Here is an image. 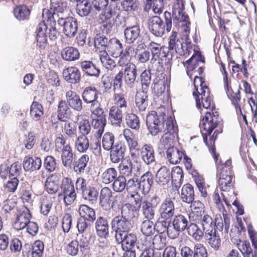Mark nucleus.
Instances as JSON below:
<instances>
[{"label":"nucleus","instance_id":"nucleus-1","mask_svg":"<svg viewBox=\"0 0 257 257\" xmlns=\"http://www.w3.org/2000/svg\"><path fill=\"white\" fill-rule=\"evenodd\" d=\"M215 149H212L214 153L213 158L216 161L217 170V177H218V184L220 189L224 192H229L234 194L232 190L234 181H233V175L231 173V161L228 160L224 164H220L221 161L217 162L218 155L214 152Z\"/></svg>","mask_w":257,"mask_h":257},{"label":"nucleus","instance_id":"nucleus-2","mask_svg":"<svg viewBox=\"0 0 257 257\" xmlns=\"http://www.w3.org/2000/svg\"><path fill=\"white\" fill-rule=\"evenodd\" d=\"M165 24L163 21L158 16L151 18L149 21L150 31L155 36H162L166 30L169 32L172 28V16L170 12L166 11L164 13Z\"/></svg>","mask_w":257,"mask_h":257},{"label":"nucleus","instance_id":"nucleus-3","mask_svg":"<svg viewBox=\"0 0 257 257\" xmlns=\"http://www.w3.org/2000/svg\"><path fill=\"white\" fill-rule=\"evenodd\" d=\"M221 121V118L219 117L217 112L212 113L210 112H205V116L200 121L199 126L201 130L206 132L205 133H202L203 141L206 144H207V135H210Z\"/></svg>","mask_w":257,"mask_h":257},{"label":"nucleus","instance_id":"nucleus-4","mask_svg":"<svg viewBox=\"0 0 257 257\" xmlns=\"http://www.w3.org/2000/svg\"><path fill=\"white\" fill-rule=\"evenodd\" d=\"M164 122V115H158L155 111H151L147 116V126L149 132L153 136L165 132Z\"/></svg>","mask_w":257,"mask_h":257},{"label":"nucleus","instance_id":"nucleus-5","mask_svg":"<svg viewBox=\"0 0 257 257\" xmlns=\"http://www.w3.org/2000/svg\"><path fill=\"white\" fill-rule=\"evenodd\" d=\"M159 202V198L157 196H154L150 199L146 200L142 202V210L146 219L143 222V224H150L156 225L155 220L154 219L155 214L154 209L157 207Z\"/></svg>","mask_w":257,"mask_h":257},{"label":"nucleus","instance_id":"nucleus-6","mask_svg":"<svg viewBox=\"0 0 257 257\" xmlns=\"http://www.w3.org/2000/svg\"><path fill=\"white\" fill-rule=\"evenodd\" d=\"M57 23L62 28L63 34L67 37L71 38L75 36L78 30V24L75 19L71 17H59Z\"/></svg>","mask_w":257,"mask_h":257},{"label":"nucleus","instance_id":"nucleus-7","mask_svg":"<svg viewBox=\"0 0 257 257\" xmlns=\"http://www.w3.org/2000/svg\"><path fill=\"white\" fill-rule=\"evenodd\" d=\"M177 36V32L174 29L172 35L170 37L169 49L170 50H175L176 53L182 56L185 54L186 51L191 47V44L187 45L186 41L183 38L181 37L179 39Z\"/></svg>","mask_w":257,"mask_h":257},{"label":"nucleus","instance_id":"nucleus-8","mask_svg":"<svg viewBox=\"0 0 257 257\" xmlns=\"http://www.w3.org/2000/svg\"><path fill=\"white\" fill-rule=\"evenodd\" d=\"M200 92L197 89L194 91L193 95L196 100V106L198 109H201L202 107L205 109H208L213 105L211 106L212 98L210 95V92L208 88H204L200 89Z\"/></svg>","mask_w":257,"mask_h":257},{"label":"nucleus","instance_id":"nucleus-9","mask_svg":"<svg viewBox=\"0 0 257 257\" xmlns=\"http://www.w3.org/2000/svg\"><path fill=\"white\" fill-rule=\"evenodd\" d=\"M141 167L140 162L126 160L122 161L120 165L119 170L122 176L124 177H137L141 174Z\"/></svg>","mask_w":257,"mask_h":257},{"label":"nucleus","instance_id":"nucleus-10","mask_svg":"<svg viewBox=\"0 0 257 257\" xmlns=\"http://www.w3.org/2000/svg\"><path fill=\"white\" fill-rule=\"evenodd\" d=\"M116 12L114 9L109 7L106 8L99 16L98 21L103 23V26L107 29L106 31H109L114 24V17Z\"/></svg>","mask_w":257,"mask_h":257},{"label":"nucleus","instance_id":"nucleus-11","mask_svg":"<svg viewBox=\"0 0 257 257\" xmlns=\"http://www.w3.org/2000/svg\"><path fill=\"white\" fill-rule=\"evenodd\" d=\"M79 212L81 218L77 222V225H88L95 218L94 210L86 205H81L79 208Z\"/></svg>","mask_w":257,"mask_h":257},{"label":"nucleus","instance_id":"nucleus-12","mask_svg":"<svg viewBox=\"0 0 257 257\" xmlns=\"http://www.w3.org/2000/svg\"><path fill=\"white\" fill-rule=\"evenodd\" d=\"M135 207L130 203L124 204L121 208V215L115 216L112 220V225H123L128 223V218L134 212Z\"/></svg>","mask_w":257,"mask_h":257},{"label":"nucleus","instance_id":"nucleus-13","mask_svg":"<svg viewBox=\"0 0 257 257\" xmlns=\"http://www.w3.org/2000/svg\"><path fill=\"white\" fill-rule=\"evenodd\" d=\"M125 42L131 44L139 40L141 36V29L139 25L126 27L124 30Z\"/></svg>","mask_w":257,"mask_h":257},{"label":"nucleus","instance_id":"nucleus-14","mask_svg":"<svg viewBox=\"0 0 257 257\" xmlns=\"http://www.w3.org/2000/svg\"><path fill=\"white\" fill-rule=\"evenodd\" d=\"M142 160L147 165L155 162V151L153 147L149 144H145L141 147L140 154Z\"/></svg>","mask_w":257,"mask_h":257},{"label":"nucleus","instance_id":"nucleus-15","mask_svg":"<svg viewBox=\"0 0 257 257\" xmlns=\"http://www.w3.org/2000/svg\"><path fill=\"white\" fill-rule=\"evenodd\" d=\"M123 74L125 84L128 87H133L137 77L136 66L133 63H130L128 65L125 66Z\"/></svg>","mask_w":257,"mask_h":257},{"label":"nucleus","instance_id":"nucleus-16","mask_svg":"<svg viewBox=\"0 0 257 257\" xmlns=\"http://www.w3.org/2000/svg\"><path fill=\"white\" fill-rule=\"evenodd\" d=\"M67 104L72 109L77 111L82 109V102L78 95L75 92L69 90L66 93Z\"/></svg>","mask_w":257,"mask_h":257},{"label":"nucleus","instance_id":"nucleus-17","mask_svg":"<svg viewBox=\"0 0 257 257\" xmlns=\"http://www.w3.org/2000/svg\"><path fill=\"white\" fill-rule=\"evenodd\" d=\"M174 203L170 198L166 199L161 204L159 212L162 218L169 219L174 214Z\"/></svg>","mask_w":257,"mask_h":257},{"label":"nucleus","instance_id":"nucleus-18","mask_svg":"<svg viewBox=\"0 0 257 257\" xmlns=\"http://www.w3.org/2000/svg\"><path fill=\"white\" fill-rule=\"evenodd\" d=\"M184 6L183 0H176L172 8V18L174 22L177 21H185L188 18V16L184 11Z\"/></svg>","mask_w":257,"mask_h":257},{"label":"nucleus","instance_id":"nucleus-19","mask_svg":"<svg viewBox=\"0 0 257 257\" xmlns=\"http://www.w3.org/2000/svg\"><path fill=\"white\" fill-rule=\"evenodd\" d=\"M47 27L46 24L41 22L38 25L36 31L37 45L42 49H44L47 44Z\"/></svg>","mask_w":257,"mask_h":257},{"label":"nucleus","instance_id":"nucleus-20","mask_svg":"<svg viewBox=\"0 0 257 257\" xmlns=\"http://www.w3.org/2000/svg\"><path fill=\"white\" fill-rule=\"evenodd\" d=\"M63 77L67 82L76 84L80 81V73L76 67H70L63 70Z\"/></svg>","mask_w":257,"mask_h":257},{"label":"nucleus","instance_id":"nucleus-21","mask_svg":"<svg viewBox=\"0 0 257 257\" xmlns=\"http://www.w3.org/2000/svg\"><path fill=\"white\" fill-rule=\"evenodd\" d=\"M153 175L150 172L144 174L139 182V189L143 194H146L150 191L153 183Z\"/></svg>","mask_w":257,"mask_h":257},{"label":"nucleus","instance_id":"nucleus-22","mask_svg":"<svg viewBox=\"0 0 257 257\" xmlns=\"http://www.w3.org/2000/svg\"><path fill=\"white\" fill-rule=\"evenodd\" d=\"M98 92L94 87L88 86L85 88L82 96L83 100L87 103H91L93 105H98L97 100Z\"/></svg>","mask_w":257,"mask_h":257},{"label":"nucleus","instance_id":"nucleus-23","mask_svg":"<svg viewBox=\"0 0 257 257\" xmlns=\"http://www.w3.org/2000/svg\"><path fill=\"white\" fill-rule=\"evenodd\" d=\"M225 75L224 78V86L226 93L228 97L231 99L233 105L239 104V102L241 100L240 90L241 87L239 86L237 92L233 93L231 88L229 87V82L227 78V74L225 72Z\"/></svg>","mask_w":257,"mask_h":257},{"label":"nucleus","instance_id":"nucleus-24","mask_svg":"<svg viewBox=\"0 0 257 257\" xmlns=\"http://www.w3.org/2000/svg\"><path fill=\"white\" fill-rule=\"evenodd\" d=\"M125 146L122 144H118L111 149L110 158L113 163H118L124 156Z\"/></svg>","mask_w":257,"mask_h":257},{"label":"nucleus","instance_id":"nucleus-25","mask_svg":"<svg viewBox=\"0 0 257 257\" xmlns=\"http://www.w3.org/2000/svg\"><path fill=\"white\" fill-rule=\"evenodd\" d=\"M243 230V226H225V230L226 232H229L231 241L237 246L241 242L240 236Z\"/></svg>","mask_w":257,"mask_h":257},{"label":"nucleus","instance_id":"nucleus-26","mask_svg":"<svg viewBox=\"0 0 257 257\" xmlns=\"http://www.w3.org/2000/svg\"><path fill=\"white\" fill-rule=\"evenodd\" d=\"M75 155L68 145L63 147L62 150L61 160L62 164L66 168H71Z\"/></svg>","mask_w":257,"mask_h":257},{"label":"nucleus","instance_id":"nucleus-27","mask_svg":"<svg viewBox=\"0 0 257 257\" xmlns=\"http://www.w3.org/2000/svg\"><path fill=\"white\" fill-rule=\"evenodd\" d=\"M42 161L40 158L35 157L24 158L23 167L26 171H35L39 170L41 166Z\"/></svg>","mask_w":257,"mask_h":257},{"label":"nucleus","instance_id":"nucleus-28","mask_svg":"<svg viewBox=\"0 0 257 257\" xmlns=\"http://www.w3.org/2000/svg\"><path fill=\"white\" fill-rule=\"evenodd\" d=\"M107 49L108 52L114 58H118L119 54L123 50L122 44L116 38H113L109 40Z\"/></svg>","mask_w":257,"mask_h":257},{"label":"nucleus","instance_id":"nucleus-29","mask_svg":"<svg viewBox=\"0 0 257 257\" xmlns=\"http://www.w3.org/2000/svg\"><path fill=\"white\" fill-rule=\"evenodd\" d=\"M156 182L160 185L168 184L171 179V172L166 167H162L156 175Z\"/></svg>","mask_w":257,"mask_h":257},{"label":"nucleus","instance_id":"nucleus-30","mask_svg":"<svg viewBox=\"0 0 257 257\" xmlns=\"http://www.w3.org/2000/svg\"><path fill=\"white\" fill-rule=\"evenodd\" d=\"M112 196L111 190L108 187L103 188L100 193L99 204L105 210L110 208V201Z\"/></svg>","mask_w":257,"mask_h":257},{"label":"nucleus","instance_id":"nucleus-31","mask_svg":"<svg viewBox=\"0 0 257 257\" xmlns=\"http://www.w3.org/2000/svg\"><path fill=\"white\" fill-rule=\"evenodd\" d=\"M147 91L141 90L138 91L136 94L135 103L137 107L140 111H145L148 105Z\"/></svg>","mask_w":257,"mask_h":257},{"label":"nucleus","instance_id":"nucleus-32","mask_svg":"<svg viewBox=\"0 0 257 257\" xmlns=\"http://www.w3.org/2000/svg\"><path fill=\"white\" fill-rule=\"evenodd\" d=\"M184 155L182 152L180 151L175 147H171L168 148L166 151V157L168 161L172 164L179 163Z\"/></svg>","mask_w":257,"mask_h":257},{"label":"nucleus","instance_id":"nucleus-33","mask_svg":"<svg viewBox=\"0 0 257 257\" xmlns=\"http://www.w3.org/2000/svg\"><path fill=\"white\" fill-rule=\"evenodd\" d=\"M69 105L64 100H61L58 106L57 116L58 119L65 121L69 118L71 115V111Z\"/></svg>","mask_w":257,"mask_h":257},{"label":"nucleus","instance_id":"nucleus-34","mask_svg":"<svg viewBox=\"0 0 257 257\" xmlns=\"http://www.w3.org/2000/svg\"><path fill=\"white\" fill-rule=\"evenodd\" d=\"M61 55L65 60L71 61L78 59L80 57V53L76 48L68 46L62 50Z\"/></svg>","mask_w":257,"mask_h":257},{"label":"nucleus","instance_id":"nucleus-35","mask_svg":"<svg viewBox=\"0 0 257 257\" xmlns=\"http://www.w3.org/2000/svg\"><path fill=\"white\" fill-rule=\"evenodd\" d=\"M92 119L91 124L93 128V133L95 137L99 139L104 132L106 122V118H94Z\"/></svg>","mask_w":257,"mask_h":257},{"label":"nucleus","instance_id":"nucleus-36","mask_svg":"<svg viewBox=\"0 0 257 257\" xmlns=\"http://www.w3.org/2000/svg\"><path fill=\"white\" fill-rule=\"evenodd\" d=\"M181 198L187 203H191L194 199L193 187L189 184L184 185L181 190Z\"/></svg>","mask_w":257,"mask_h":257},{"label":"nucleus","instance_id":"nucleus-37","mask_svg":"<svg viewBox=\"0 0 257 257\" xmlns=\"http://www.w3.org/2000/svg\"><path fill=\"white\" fill-rule=\"evenodd\" d=\"M91 0H82L76 5L77 13L81 17L87 16L91 11H93Z\"/></svg>","mask_w":257,"mask_h":257},{"label":"nucleus","instance_id":"nucleus-38","mask_svg":"<svg viewBox=\"0 0 257 257\" xmlns=\"http://www.w3.org/2000/svg\"><path fill=\"white\" fill-rule=\"evenodd\" d=\"M123 113L117 107H111L109 111V119L113 125L119 126L122 120Z\"/></svg>","mask_w":257,"mask_h":257},{"label":"nucleus","instance_id":"nucleus-39","mask_svg":"<svg viewBox=\"0 0 257 257\" xmlns=\"http://www.w3.org/2000/svg\"><path fill=\"white\" fill-rule=\"evenodd\" d=\"M45 190L50 195H54L59 190V185L56 177L51 176L45 182Z\"/></svg>","mask_w":257,"mask_h":257},{"label":"nucleus","instance_id":"nucleus-40","mask_svg":"<svg viewBox=\"0 0 257 257\" xmlns=\"http://www.w3.org/2000/svg\"><path fill=\"white\" fill-rule=\"evenodd\" d=\"M82 71L89 76H98L100 73L99 69L90 61H84L80 63Z\"/></svg>","mask_w":257,"mask_h":257},{"label":"nucleus","instance_id":"nucleus-41","mask_svg":"<svg viewBox=\"0 0 257 257\" xmlns=\"http://www.w3.org/2000/svg\"><path fill=\"white\" fill-rule=\"evenodd\" d=\"M173 19V22L174 25L177 27V25H179V24L181 23H182V24L181 25L182 27V34H181V37L185 39V41H186L187 45H191V41L189 38V33H190V23L188 22V20L189 19V18L186 19L185 21H178L177 22V21H175L174 22V18Z\"/></svg>","mask_w":257,"mask_h":257},{"label":"nucleus","instance_id":"nucleus-42","mask_svg":"<svg viewBox=\"0 0 257 257\" xmlns=\"http://www.w3.org/2000/svg\"><path fill=\"white\" fill-rule=\"evenodd\" d=\"M148 48L151 50L152 57L151 59V63H154L158 61L161 51L164 52L165 48L161 46L160 44L151 42L148 44Z\"/></svg>","mask_w":257,"mask_h":257},{"label":"nucleus","instance_id":"nucleus-43","mask_svg":"<svg viewBox=\"0 0 257 257\" xmlns=\"http://www.w3.org/2000/svg\"><path fill=\"white\" fill-rule=\"evenodd\" d=\"M117 176L116 170L113 168L106 169L101 174V180L103 183L109 184L114 181Z\"/></svg>","mask_w":257,"mask_h":257},{"label":"nucleus","instance_id":"nucleus-44","mask_svg":"<svg viewBox=\"0 0 257 257\" xmlns=\"http://www.w3.org/2000/svg\"><path fill=\"white\" fill-rule=\"evenodd\" d=\"M167 80L164 77L161 79L159 77H157L154 80L152 88L153 92L156 95L159 96L164 92L166 89Z\"/></svg>","mask_w":257,"mask_h":257},{"label":"nucleus","instance_id":"nucleus-45","mask_svg":"<svg viewBox=\"0 0 257 257\" xmlns=\"http://www.w3.org/2000/svg\"><path fill=\"white\" fill-rule=\"evenodd\" d=\"M89 160V157L88 155L85 154L81 156V157L74 163V171L77 174L83 173Z\"/></svg>","mask_w":257,"mask_h":257},{"label":"nucleus","instance_id":"nucleus-46","mask_svg":"<svg viewBox=\"0 0 257 257\" xmlns=\"http://www.w3.org/2000/svg\"><path fill=\"white\" fill-rule=\"evenodd\" d=\"M135 48L133 46H127L125 50H123L120 52L118 57L119 59L118 62V64L119 66H122L128 65V63L130 60V54L133 51H134Z\"/></svg>","mask_w":257,"mask_h":257},{"label":"nucleus","instance_id":"nucleus-47","mask_svg":"<svg viewBox=\"0 0 257 257\" xmlns=\"http://www.w3.org/2000/svg\"><path fill=\"white\" fill-rule=\"evenodd\" d=\"M75 146L80 153H85L89 147V142L86 136H79L76 138Z\"/></svg>","mask_w":257,"mask_h":257},{"label":"nucleus","instance_id":"nucleus-48","mask_svg":"<svg viewBox=\"0 0 257 257\" xmlns=\"http://www.w3.org/2000/svg\"><path fill=\"white\" fill-rule=\"evenodd\" d=\"M30 114L33 120H39L44 114L42 105L37 102H33L31 106Z\"/></svg>","mask_w":257,"mask_h":257},{"label":"nucleus","instance_id":"nucleus-49","mask_svg":"<svg viewBox=\"0 0 257 257\" xmlns=\"http://www.w3.org/2000/svg\"><path fill=\"white\" fill-rule=\"evenodd\" d=\"M204 226H188L187 230L188 234L196 240H199L204 235Z\"/></svg>","mask_w":257,"mask_h":257},{"label":"nucleus","instance_id":"nucleus-50","mask_svg":"<svg viewBox=\"0 0 257 257\" xmlns=\"http://www.w3.org/2000/svg\"><path fill=\"white\" fill-rule=\"evenodd\" d=\"M62 124L63 132L69 138L74 139L77 138V130L73 122L65 121Z\"/></svg>","mask_w":257,"mask_h":257},{"label":"nucleus","instance_id":"nucleus-51","mask_svg":"<svg viewBox=\"0 0 257 257\" xmlns=\"http://www.w3.org/2000/svg\"><path fill=\"white\" fill-rule=\"evenodd\" d=\"M137 237L134 234H128L121 242L122 248L123 250H133V247L135 245Z\"/></svg>","mask_w":257,"mask_h":257},{"label":"nucleus","instance_id":"nucleus-52","mask_svg":"<svg viewBox=\"0 0 257 257\" xmlns=\"http://www.w3.org/2000/svg\"><path fill=\"white\" fill-rule=\"evenodd\" d=\"M126 125L130 128L138 130L140 128V120L137 115L133 113H127L125 116Z\"/></svg>","mask_w":257,"mask_h":257},{"label":"nucleus","instance_id":"nucleus-53","mask_svg":"<svg viewBox=\"0 0 257 257\" xmlns=\"http://www.w3.org/2000/svg\"><path fill=\"white\" fill-rule=\"evenodd\" d=\"M114 136L112 133L107 132L104 134L102 137V145L103 149L109 151L113 147Z\"/></svg>","mask_w":257,"mask_h":257},{"label":"nucleus","instance_id":"nucleus-54","mask_svg":"<svg viewBox=\"0 0 257 257\" xmlns=\"http://www.w3.org/2000/svg\"><path fill=\"white\" fill-rule=\"evenodd\" d=\"M99 57L102 65L106 69L109 70L115 67V62L110 58L106 51L101 52Z\"/></svg>","mask_w":257,"mask_h":257},{"label":"nucleus","instance_id":"nucleus-55","mask_svg":"<svg viewBox=\"0 0 257 257\" xmlns=\"http://www.w3.org/2000/svg\"><path fill=\"white\" fill-rule=\"evenodd\" d=\"M31 251L29 250L28 253H31L32 257H41L44 250V244L40 240L36 241L33 244L32 248L30 245H28Z\"/></svg>","mask_w":257,"mask_h":257},{"label":"nucleus","instance_id":"nucleus-56","mask_svg":"<svg viewBox=\"0 0 257 257\" xmlns=\"http://www.w3.org/2000/svg\"><path fill=\"white\" fill-rule=\"evenodd\" d=\"M126 180L123 176H119L114 180L112 184L113 190L116 192H121L126 188Z\"/></svg>","mask_w":257,"mask_h":257},{"label":"nucleus","instance_id":"nucleus-57","mask_svg":"<svg viewBox=\"0 0 257 257\" xmlns=\"http://www.w3.org/2000/svg\"><path fill=\"white\" fill-rule=\"evenodd\" d=\"M15 17L19 20H23L30 15L29 9L25 6H18L14 10Z\"/></svg>","mask_w":257,"mask_h":257},{"label":"nucleus","instance_id":"nucleus-58","mask_svg":"<svg viewBox=\"0 0 257 257\" xmlns=\"http://www.w3.org/2000/svg\"><path fill=\"white\" fill-rule=\"evenodd\" d=\"M127 143L128 145L131 157L135 159H138L140 157L141 150V148L138 142L134 139Z\"/></svg>","mask_w":257,"mask_h":257},{"label":"nucleus","instance_id":"nucleus-59","mask_svg":"<svg viewBox=\"0 0 257 257\" xmlns=\"http://www.w3.org/2000/svg\"><path fill=\"white\" fill-rule=\"evenodd\" d=\"M173 137L172 135L168 133H165L164 134L160 141V143L159 144V149L162 151H164V150L167 149L168 148L171 147V144L173 141Z\"/></svg>","mask_w":257,"mask_h":257},{"label":"nucleus","instance_id":"nucleus-60","mask_svg":"<svg viewBox=\"0 0 257 257\" xmlns=\"http://www.w3.org/2000/svg\"><path fill=\"white\" fill-rule=\"evenodd\" d=\"M31 218V214L30 213V210L26 208V210L18 215L16 223H19L20 225H28L29 223L32 222L30 221Z\"/></svg>","mask_w":257,"mask_h":257},{"label":"nucleus","instance_id":"nucleus-61","mask_svg":"<svg viewBox=\"0 0 257 257\" xmlns=\"http://www.w3.org/2000/svg\"><path fill=\"white\" fill-rule=\"evenodd\" d=\"M126 189L128 193L127 196L134 194L136 193H138L139 189V182L136 178H133L126 183Z\"/></svg>","mask_w":257,"mask_h":257},{"label":"nucleus","instance_id":"nucleus-62","mask_svg":"<svg viewBox=\"0 0 257 257\" xmlns=\"http://www.w3.org/2000/svg\"><path fill=\"white\" fill-rule=\"evenodd\" d=\"M83 198L85 200L93 202L96 201L98 197V192L93 188H86L82 192Z\"/></svg>","mask_w":257,"mask_h":257},{"label":"nucleus","instance_id":"nucleus-63","mask_svg":"<svg viewBox=\"0 0 257 257\" xmlns=\"http://www.w3.org/2000/svg\"><path fill=\"white\" fill-rule=\"evenodd\" d=\"M19 181L17 177H10L6 183L4 184L5 190L8 192H15L18 187Z\"/></svg>","mask_w":257,"mask_h":257},{"label":"nucleus","instance_id":"nucleus-64","mask_svg":"<svg viewBox=\"0 0 257 257\" xmlns=\"http://www.w3.org/2000/svg\"><path fill=\"white\" fill-rule=\"evenodd\" d=\"M171 179L175 183L182 184V180L183 177L182 169L179 166L173 168L171 172Z\"/></svg>","mask_w":257,"mask_h":257}]
</instances>
